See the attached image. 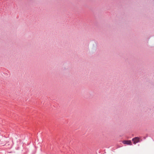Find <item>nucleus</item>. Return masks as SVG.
Segmentation results:
<instances>
[{
    "instance_id": "f257e3e1",
    "label": "nucleus",
    "mask_w": 154,
    "mask_h": 154,
    "mask_svg": "<svg viewBox=\"0 0 154 154\" xmlns=\"http://www.w3.org/2000/svg\"><path fill=\"white\" fill-rule=\"evenodd\" d=\"M132 140L134 141V143L135 144L137 143L139 141V138L137 137H135L132 139Z\"/></svg>"
},
{
    "instance_id": "f03ea898",
    "label": "nucleus",
    "mask_w": 154,
    "mask_h": 154,
    "mask_svg": "<svg viewBox=\"0 0 154 154\" xmlns=\"http://www.w3.org/2000/svg\"><path fill=\"white\" fill-rule=\"evenodd\" d=\"M123 143L124 144L131 145V140H124L123 141Z\"/></svg>"
}]
</instances>
